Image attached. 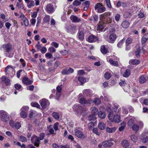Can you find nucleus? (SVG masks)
Segmentation results:
<instances>
[{
	"label": "nucleus",
	"mask_w": 148,
	"mask_h": 148,
	"mask_svg": "<svg viewBox=\"0 0 148 148\" xmlns=\"http://www.w3.org/2000/svg\"><path fill=\"white\" fill-rule=\"evenodd\" d=\"M81 4V2L80 1L77 0H75L73 2V4L74 5L78 6L80 5Z\"/></svg>",
	"instance_id": "obj_48"
},
{
	"label": "nucleus",
	"mask_w": 148,
	"mask_h": 148,
	"mask_svg": "<svg viewBox=\"0 0 148 148\" xmlns=\"http://www.w3.org/2000/svg\"><path fill=\"white\" fill-rule=\"evenodd\" d=\"M140 49L139 48L138 49H137V50L135 52V55L137 57H138L140 56Z\"/></svg>",
	"instance_id": "obj_57"
},
{
	"label": "nucleus",
	"mask_w": 148,
	"mask_h": 148,
	"mask_svg": "<svg viewBox=\"0 0 148 148\" xmlns=\"http://www.w3.org/2000/svg\"><path fill=\"white\" fill-rule=\"evenodd\" d=\"M119 84L122 87H123L125 86L126 83L124 81L122 80H120V82L119 83Z\"/></svg>",
	"instance_id": "obj_55"
},
{
	"label": "nucleus",
	"mask_w": 148,
	"mask_h": 148,
	"mask_svg": "<svg viewBox=\"0 0 148 148\" xmlns=\"http://www.w3.org/2000/svg\"><path fill=\"white\" fill-rule=\"evenodd\" d=\"M130 138L131 141L134 143L137 142L138 140V137L135 134L131 136Z\"/></svg>",
	"instance_id": "obj_33"
},
{
	"label": "nucleus",
	"mask_w": 148,
	"mask_h": 148,
	"mask_svg": "<svg viewBox=\"0 0 148 148\" xmlns=\"http://www.w3.org/2000/svg\"><path fill=\"white\" fill-rule=\"evenodd\" d=\"M40 104L42 108H45L49 105L50 103L47 100L43 99L40 100Z\"/></svg>",
	"instance_id": "obj_13"
},
{
	"label": "nucleus",
	"mask_w": 148,
	"mask_h": 148,
	"mask_svg": "<svg viewBox=\"0 0 148 148\" xmlns=\"http://www.w3.org/2000/svg\"><path fill=\"white\" fill-rule=\"evenodd\" d=\"M148 140V136H144L142 139V141L143 143H145Z\"/></svg>",
	"instance_id": "obj_50"
},
{
	"label": "nucleus",
	"mask_w": 148,
	"mask_h": 148,
	"mask_svg": "<svg viewBox=\"0 0 148 148\" xmlns=\"http://www.w3.org/2000/svg\"><path fill=\"white\" fill-rule=\"evenodd\" d=\"M25 2L27 4V6L28 8H30L34 5L35 3L34 1L30 0H24Z\"/></svg>",
	"instance_id": "obj_27"
},
{
	"label": "nucleus",
	"mask_w": 148,
	"mask_h": 148,
	"mask_svg": "<svg viewBox=\"0 0 148 148\" xmlns=\"http://www.w3.org/2000/svg\"><path fill=\"white\" fill-rule=\"evenodd\" d=\"M132 41V39L130 37L128 38L125 41V45H129L131 44Z\"/></svg>",
	"instance_id": "obj_41"
},
{
	"label": "nucleus",
	"mask_w": 148,
	"mask_h": 148,
	"mask_svg": "<svg viewBox=\"0 0 148 148\" xmlns=\"http://www.w3.org/2000/svg\"><path fill=\"white\" fill-rule=\"evenodd\" d=\"M45 57L49 59H51L52 57V55L50 53H47L45 54Z\"/></svg>",
	"instance_id": "obj_56"
},
{
	"label": "nucleus",
	"mask_w": 148,
	"mask_h": 148,
	"mask_svg": "<svg viewBox=\"0 0 148 148\" xmlns=\"http://www.w3.org/2000/svg\"><path fill=\"white\" fill-rule=\"evenodd\" d=\"M20 114L21 117L23 118H25L27 116V114L26 112L23 111H21Z\"/></svg>",
	"instance_id": "obj_45"
},
{
	"label": "nucleus",
	"mask_w": 148,
	"mask_h": 148,
	"mask_svg": "<svg viewBox=\"0 0 148 148\" xmlns=\"http://www.w3.org/2000/svg\"><path fill=\"white\" fill-rule=\"evenodd\" d=\"M1 80V82L3 84H5L6 86L9 85L10 84V79L5 76H3L0 78Z\"/></svg>",
	"instance_id": "obj_9"
},
{
	"label": "nucleus",
	"mask_w": 148,
	"mask_h": 148,
	"mask_svg": "<svg viewBox=\"0 0 148 148\" xmlns=\"http://www.w3.org/2000/svg\"><path fill=\"white\" fill-rule=\"evenodd\" d=\"M45 10L49 14L52 13L54 11L53 5L50 3L47 4Z\"/></svg>",
	"instance_id": "obj_11"
},
{
	"label": "nucleus",
	"mask_w": 148,
	"mask_h": 148,
	"mask_svg": "<svg viewBox=\"0 0 148 148\" xmlns=\"http://www.w3.org/2000/svg\"><path fill=\"white\" fill-rule=\"evenodd\" d=\"M31 141L34 145L37 147H38L40 141L39 138L36 135H34L32 136L31 138Z\"/></svg>",
	"instance_id": "obj_5"
},
{
	"label": "nucleus",
	"mask_w": 148,
	"mask_h": 148,
	"mask_svg": "<svg viewBox=\"0 0 148 148\" xmlns=\"http://www.w3.org/2000/svg\"><path fill=\"white\" fill-rule=\"evenodd\" d=\"M22 82L24 84L27 85H29L31 84L33 81L30 80L28 78L26 77H24L23 78Z\"/></svg>",
	"instance_id": "obj_26"
},
{
	"label": "nucleus",
	"mask_w": 148,
	"mask_h": 148,
	"mask_svg": "<svg viewBox=\"0 0 148 148\" xmlns=\"http://www.w3.org/2000/svg\"><path fill=\"white\" fill-rule=\"evenodd\" d=\"M14 87L16 90L19 91L21 90L22 87L20 85L16 84H15Z\"/></svg>",
	"instance_id": "obj_44"
},
{
	"label": "nucleus",
	"mask_w": 148,
	"mask_h": 148,
	"mask_svg": "<svg viewBox=\"0 0 148 148\" xmlns=\"http://www.w3.org/2000/svg\"><path fill=\"white\" fill-rule=\"evenodd\" d=\"M70 18L73 23H77L82 21L80 18L75 15H71Z\"/></svg>",
	"instance_id": "obj_14"
},
{
	"label": "nucleus",
	"mask_w": 148,
	"mask_h": 148,
	"mask_svg": "<svg viewBox=\"0 0 148 148\" xmlns=\"http://www.w3.org/2000/svg\"><path fill=\"white\" fill-rule=\"evenodd\" d=\"M92 100L90 99L86 100L85 98H81L79 100V102L82 104H85L87 103L90 104Z\"/></svg>",
	"instance_id": "obj_21"
},
{
	"label": "nucleus",
	"mask_w": 148,
	"mask_h": 148,
	"mask_svg": "<svg viewBox=\"0 0 148 148\" xmlns=\"http://www.w3.org/2000/svg\"><path fill=\"white\" fill-rule=\"evenodd\" d=\"M75 135L78 138H84L85 137V134L81 131L75 128L74 130Z\"/></svg>",
	"instance_id": "obj_8"
},
{
	"label": "nucleus",
	"mask_w": 148,
	"mask_h": 148,
	"mask_svg": "<svg viewBox=\"0 0 148 148\" xmlns=\"http://www.w3.org/2000/svg\"><path fill=\"white\" fill-rule=\"evenodd\" d=\"M121 144L125 148H130L131 147L129 143L127 140H123Z\"/></svg>",
	"instance_id": "obj_24"
},
{
	"label": "nucleus",
	"mask_w": 148,
	"mask_h": 148,
	"mask_svg": "<svg viewBox=\"0 0 148 148\" xmlns=\"http://www.w3.org/2000/svg\"><path fill=\"white\" fill-rule=\"evenodd\" d=\"M52 116L56 119H59V114L58 113L53 112L52 114Z\"/></svg>",
	"instance_id": "obj_40"
},
{
	"label": "nucleus",
	"mask_w": 148,
	"mask_h": 148,
	"mask_svg": "<svg viewBox=\"0 0 148 148\" xmlns=\"http://www.w3.org/2000/svg\"><path fill=\"white\" fill-rule=\"evenodd\" d=\"M49 51L51 53H53L56 51V49L52 47H50L48 49Z\"/></svg>",
	"instance_id": "obj_60"
},
{
	"label": "nucleus",
	"mask_w": 148,
	"mask_h": 148,
	"mask_svg": "<svg viewBox=\"0 0 148 148\" xmlns=\"http://www.w3.org/2000/svg\"><path fill=\"white\" fill-rule=\"evenodd\" d=\"M83 3L85 5V6L84 8V11H86L89 7L90 5V2L89 1H86L84 2Z\"/></svg>",
	"instance_id": "obj_38"
},
{
	"label": "nucleus",
	"mask_w": 148,
	"mask_h": 148,
	"mask_svg": "<svg viewBox=\"0 0 148 148\" xmlns=\"http://www.w3.org/2000/svg\"><path fill=\"white\" fill-rule=\"evenodd\" d=\"M105 78L107 79H108L111 77L110 74L108 72H106L104 75Z\"/></svg>",
	"instance_id": "obj_51"
},
{
	"label": "nucleus",
	"mask_w": 148,
	"mask_h": 148,
	"mask_svg": "<svg viewBox=\"0 0 148 148\" xmlns=\"http://www.w3.org/2000/svg\"><path fill=\"white\" fill-rule=\"evenodd\" d=\"M73 109L75 111L78 112H82V107L80 106L78 104L75 105L73 107Z\"/></svg>",
	"instance_id": "obj_22"
},
{
	"label": "nucleus",
	"mask_w": 148,
	"mask_h": 148,
	"mask_svg": "<svg viewBox=\"0 0 148 148\" xmlns=\"http://www.w3.org/2000/svg\"><path fill=\"white\" fill-rule=\"evenodd\" d=\"M85 73L83 70H79L77 71V74L79 75H83Z\"/></svg>",
	"instance_id": "obj_63"
},
{
	"label": "nucleus",
	"mask_w": 148,
	"mask_h": 148,
	"mask_svg": "<svg viewBox=\"0 0 148 148\" xmlns=\"http://www.w3.org/2000/svg\"><path fill=\"white\" fill-rule=\"evenodd\" d=\"M122 27L124 29H127L129 27L130 25V23L128 21L124 20L121 23Z\"/></svg>",
	"instance_id": "obj_23"
},
{
	"label": "nucleus",
	"mask_w": 148,
	"mask_h": 148,
	"mask_svg": "<svg viewBox=\"0 0 148 148\" xmlns=\"http://www.w3.org/2000/svg\"><path fill=\"white\" fill-rule=\"evenodd\" d=\"M136 119L135 117L134 116H132L129 119L128 122V125L129 126H131L132 125H133L135 122Z\"/></svg>",
	"instance_id": "obj_29"
},
{
	"label": "nucleus",
	"mask_w": 148,
	"mask_h": 148,
	"mask_svg": "<svg viewBox=\"0 0 148 148\" xmlns=\"http://www.w3.org/2000/svg\"><path fill=\"white\" fill-rule=\"evenodd\" d=\"M106 59L107 61L109 62L111 65L116 67L119 66L118 63V61L119 60V58H116V61H114L112 59L110 58L109 57L107 58Z\"/></svg>",
	"instance_id": "obj_7"
},
{
	"label": "nucleus",
	"mask_w": 148,
	"mask_h": 148,
	"mask_svg": "<svg viewBox=\"0 0 148 148\" xmlns=\"http://www.w3.org/2000/svg\"><path fill=\"white\" fill-rule=\"evenodd\" d=\"M123 16L125 18H130L132 14L131 13L127 12L124 13Z\"/></svg>",
	"instance_id": "obj_42"
},
{
	"label": "nucleus",
	"mask_w": 148,
	"mask_h": 148,
	"mask_svg": "<svg viewBox=\"0 0 148 148\" xmlns=\"http://www.w3.org/2000/svg\"><path fill=\"white\" fill-rule=\"evenodd\" d=\"M113 145V143L110 140H106L102 142L103 146L105 147H109Z\"/></svg>",
	"instance_id": "obj_16"
},
{
	"label": "nucleus",
	"mask_w": 148,
	"mask_h": 148,
	"mask_svg": "<svg viewBox=\"0 0 148 148\" xmlns=\"http://www.w3.org/2000/svg\"><path fill=\"white\" fill-rule=\"evenodd\" d=\"M52 146L54 148H61V145H59L55 143L52 144Z\"/></svg>",
	"instance_id": "obj_59"
},
{
	"label": "nucleus",
	"mask_w": 148,
	"mask_h": 148,
	"mask_svg": "<svg viewBox=\"0 0 148 148\" xmlns=\"http://www.w3.org/2000/svg\"><path fill=\"white\" fill-rule=\"evenodd\" d=\"M108 113V117L109 119L110 120L111 119H112L113 117V112L112 111Z\"/></svg>",
	"instance_id": "obj_64"
},
{
	"label": "nucleus",
	"mask_w": 148,
	"mask_h": 148,
	"mask_svg": "<svg viewBox=\"0 0 148 148\" xmlns=\"http://www.w3.org/2000/svg\"><path fill=\"white\" fill-rule=\"evenodd\" d=\"M93 102L97 105H98L101 103V101L99 99H96Z\"/></svg>",
	"instance_id": "obj_58"
},
{
	"label": "nucleus",
	"mask_w": 148,
	"mask_h": 148,
	"mask_svg": "<svg viewBox=\"0 0 148 148\" xmlns=\"http://www.w3.org/2000/svg\"><path fill=\"white\" fill-rule=\"evenodd\" d=\"M120 108L119 106H114V110L116 113H118L119 112Z\"/></svg>",
	"instance_id": "obj_43"
},
{
	"label": "nucleus",
	"mask_w": 148,
	"mask_h": 148,
	"mask_svg": "<svg viewBox=\"0 0 148 148\" xmlns=\"http://www.w3.org/2000/svg\"><path fill=\"white\" fill-rule=\"evenodd\" d=\"M78 26L74 24L69 25L67 26L66 30L67 32L71 34H74L76 32L78 28Z\"/></svg>",
	"instance_id": "obj_2"
},
{
	"label": "nucleus",
	"mask_w": 148,
	"mask_h": 148,
	"mask_svg": "<svg viewBox=\"0 0 148 148\" xmlns=\"http://www.w3.org/2000/svg\"><path fill=\"white\" fill-rule=\"evenodd\" d=\"M110 13L108 12H106L102 14H101L100 16V18L101 19L105 18L107 17L110 16Z\"/></svg>",
	"instance_id": "obj_35"
},
{
	"label": "nucleus",
	"mask_w": 148,
	"mask_h": 148,
	"mask_svg": "<svg viewBox=\"0 0 148 148\" xmlns=\"http://www.w3.org/2000/svg\"><path fill=\"white\" fill-rule=\"evenodd\" d=\"M3 47L6 56L9 58H11L13 56V54L11 53L12 47L10 44L7 43L3 45Z\"/></svg>",
	"instance_id": "obj_1"
},
{
	"label": "nucleus",
	"mask_w": 148,
	"mask_h": 148,
	"mask_svg": "<svg viewBox=\"0 0 148 148\" xmlns=\"http://www.w3.org/2000/svg\"><path fill=\"white\" fill-rule=\"evenodd\" d=\"M90 110L92 114L94 116L96 115L99 113L98 109L95 107H91Z\"/></svg>",
	"instance_id": "obj_25"
},
{
	"label": "nucleus",
	"mask_w": 148,
	"mask_h": 148,
	"mask_svg": "<svg viewBox=\"0 0 148 148\" xmlns=\"http://www.w3.org/2000/svg\"><path fill=\"white\" fill-rule=\"evenodd\" d=\"M139 63V61L136 59H131L129 61V64L131 65H137Z\"/></svg>",
	"instance_id": "obj_31"
},
{
	"label": "nucleus",
	"mask_w": 148,
	"mask_h": 148,
	"mask_svg": "<svg viewBox=\"0 0 148 148\" xmlns=\"http://www.w3.org/2000/svg\"><path fill=\"white\" fill-rule=\"evenodd\" d=\"M92 131L93 133L96 134V135L98 136L100 135V133L98 132V130L97 128H94L92 130Z\"/></svg>",
	"instance_id": "obj_61"
},
{
	"label": "nucleus",
	"mask_w": 148,
	"mask_h": 148,
	"mask_svg": "<svg viewBox=\"0 0 148 148\" xmlns=\"http://www.w3.org/2000/svg\"><path fill=\"white\" fill-rule=\"evenodd\" d=\"M98 116L101 119H104L105 118L106 114L105 112L100 111L98 113Z\"/></svg>",
	"instance_id": "obj_34"
},
{
	"label": "nucleus",
	"mask_w": 148,
	"mask_h": 148,
	"mask_svg": "<svg viewBox=\"0 0 148 148\" xmlns=\"http://www.w3.org/2000/svg\"><path fill=\"white\" fill-rule=\"evenodd\" d=\"M132 130L136 133L139 130V127L138 125L134 123L132 125Z\"/></svg>",
	"instance_id": "obj_28"
},
{
	"label": "nucleus",
	"mask_w": 148,
	"mask_h": 148,
	"mask_svg": "<svg viewBox=\"0 0 148 148\" xmlns=\"http://www.w3.org/2000/svg\"><path fill=\"white\" fill-rule=\"evenodd\" d=\"M14 125V127H15L17 129H19L21 127V125L20 123L18 122L15 123Z\"/></svg>",
	"instance_id": "obj_62"
},
{
	"label": "nucleus",
	"mask_w": 148,
	"mask_h": 148,
	"mask_svg": "<svg viewBox=\"0 0 148 148\" xmlns=\"http://www.w3.org/2000/svg\"><path fill=\"white\" fill-rule=\"evenodd\" d=\"M116 35L115 34L112 33L111 34L109 37V39L108 40V42L110 43H113L116 38Z\"/></svg>",
	"instance_id": "obj_17"
},
{
	"label": "nucleus",
	"mask_w": 148,
	"mask_h": 148,
	"mask_svg": "<svg viewBox=\"0 0 148 148\" xmlns=\"http://www.w3.org/2000/svg\"><path fill=\"white\" fill-rule=\"evenodd\" d=\"M148 79L147 76L145 75H142L139 77V82L140 84H143L146 82Z\"/></svg>",
	"instance_id": "obj_18"
},
{
	"label": "nucleus",
	"mask_w": 148,
	"mask_h": 148,
	"mask_svg": "<svg viewBox=\"0 0 148 148\" xmlns=\"http://www.w3.org/2000/svg\"><path fill=\"white\" fill-rule=\"evenodd\" d=\"M148 39V33L144 35L141 38V42L142 44L145 43Z\"/></svg>",
	"instance_id": "obj_30"
},
{
	"label": "nucleus",
	"mask_w": 148,
	"mask_h": 148,
	"mask_svg": "<svg viewBox=\"0 0 148 148\" xmlns=\"http://www.w3.org/2000/svg\"><path fill=\"white\" fill-rule=\"evenodd\" d=\"M124 40H125L124 39H122V40H120L119 42L117 44V45L118 47L119 48L121 47L122 46V45L124 42Z\"/></svg>",
	"instance_id": "obj_47"
},
{
	"label": "nucleus",
	"mask_w": 148,
	"mask_h": 148,
	"mask_svg": "<svg viewBox=\"0 0 148 148\" xmlns=\"http://www.w3.org/2000/svg\"><path fill=\"white\" fill-rule=\"evenodd\" d=\"M95 9L98 13H102L106 11V8L104 7L102 3H97L95 7Z\"/></svg>",
	"instance_id": "obj_3"
},
{
	"label": "nucleus",
	"mask_w": 148,
	"mask_h": 148,
	"mask_svg": "<svg viewBox=\"0 0 148 148\" xmlns=\"http://www.w3.org/2000/svg\"><path fill=\"white\" fill-rule=\"evenodd\" d=\"M31 105L32 106L36 107L37 108H39L40 107V105L37 103L36 102H32L31 103Z\"/></svg>",
	"instance_id": "obj_53"
},
{
	"label": "nucleus",
	"mask_w": 148,
	"mask_h": 148,
	"mask_svg": "<svg viewBox=\"0 0 148 148\" xmlns=\"http://www.w3.org/2000/svg\"><path fill=\"white\" fill-rule=\"evenodd\" d=\"M0 116L1 120L3 122H6L9 120V118L8 113L3 110L0 111Z\"/></svg>",
	"instance_id": "obj_4"
},
{
	"label": "nucleus",
	"mask_w": 148,
	"mask_h": 148,
	"mask_svg": "<svg viewBox=\"0 0 148 148\" xmlns=\"http://www.w3.org/2000/svg\"><path fill=\"white\" fill-rule=\"evenodd\" d=\"M116 129L115 127H113L112 128L107 127L106 128V130L107 132L110 133L114 132Z\"/></svg>",
	"instance_id": "obj_36"
},
{
	"label": "nucleus",
	"mask_w": 148,
	"mask_h": 148,
	"mask_svg": "<svg viewBox=\"0 0 148 148\" xmlns=\"http://www.w3.org/2000/svg\"><path fill=\"white\" fill-rule=\"evenodd\" d=\"M98 38L93 35L90 36L88 37L87 41L90 42H93L98 41Z\"/></svg>",
	"instance_id": "obj_15"
},
{
	"label": "nucleus",
	"mask_w": 148,
	"mask_h": 148,
	"mask_svg": "<svg viewBox=\"0 0 148 148\" xmlns=\"http://www.w3.org/2000/svg\"><path fill=\"white\" fill-rule=\"evenodd\" d=\"M74 71V70L72 68L70 67L68 69L63 70L62 72V74L64 75L69 74L72 73Z\"/></svg>",
	"instance_id": "obj_20"
},
{
	"label": "nucleus",
	"mask_w": 148,
	"mask_h": 148,
	"mask_svg": "<svg viewBox=\"0 0 148 148\" xmlns=\"http://www.w3.org/2000/svg\"><path fill=\"white\" fill-rule=\"evenodd\" d=\"M16 6L18 8L23 9L24 8V5L23 4L19 2H17L16 4Z\"/></svg>",
	"instance_id": "obj_46"
},
{
	"label": "nucleus",
	"mask_w": 148,
	"mask_h": 148,
	"mask_svg": "<svg viewBox=\"0 0 148 148\" xmlns=\"http://www.w3.org/2000/svg\"><path fill=\"white\" fill-rule=\"evenodd\" d=\"M45 136V134L44 133H40L39 136V139L40 140H43Z\"/></svg>",
	"instance_id": "obj_54"
},
{
	"label": "nucleus",
	"mask_w": 148,
	"mask_h": 148,
	"mask_svg": "<svg viewBox=\"0 0 148 148\" xmlns=\"http://www.w3.org/2000/svg\"><path fill=\"white\" fill-rule=\"evenodd\" d=\"M77 79L79 82L81 83L82 84L85 83L86 82V80L85 78L82 76L78 77Z\"/></svg>",
	"instance_id": "obj_39"
},
{
	"label": "nucleus",
	"mask_w": 148,
	"mask_h": 148,
	"mask_svg": "<svg viewBox=\"0 0 148 148\" xmlns=\"http://www.w3.org/2000/svg\"><path fill=\"white\" fill-rule=\"evenodd\" d=\"M100 51L101 52L104 54H106L108 52V50L106 48L104 45H102L101 47Z\"/></svg>",
	"instance_id": "obj_37"
},
{
	"label": "nucleus",
	"mask_w": 148,
	"mask_h": 148,
	"mask_svg": "<svg viewBox=\"0 0 148 148\" xmlns=\"http://www.w3.org/2000/svg\"><path fill=\"white\" fill-rule=\"evenodd\" d=\"M78 30L77 34L78 38L79 40H82L84 38V29L83 28L80 27Z\"/></svg>",
	"instance_id": "obj_12"
},
{
	"label": "nucleus",
	"mask_w": 148,
	"mask_h": 148,
	"mask_svg": "<svg viewBox=\"0 0 148 148\" xmlns=\"http://www.w3.org/2000/svg\"><path fill=\"white\" fill-rule=\"evenodd\" d=\"M120 116L118 115H114L113 117L111 119L110 121L111 122H115L116 123H119L120 121Z\"/></svg>",
	"instance_id": "obj_19"
},
{
	"label": "nucleus",
	"mask_w": 148,
	"mask_h": 148,
	"mask_svg": "<svg viewBox=\"0 0 148 148\" xmlns=\"http://www.w3.org/2000/svg\"><path fill=\"white\" fill-rule=\"evenodd\" d=\"M106 127L105 124L103 122H100L99 123L98 125L99 128L101 130H104Z\"/></svg>",
	"instance_id": "obj_32"
},
{
	"label": "nucleus",
	"mask_w": 148,
	"mask_h": 148,
	"mask_svg": "<svg viewBox=\"0 0 148 148\" xmlns=\"http://www.w3.org/2000/svg\"><path fill=\"white\" fill-rule=\"evenodd\" d=\"M88 120L89 121H91L93 120H95L96 118L94 115H90L88 117Z\"/></svg>",
	"instance_id": "obj_49"
},
{
	"label": "nucleus",
	"mask_w": 148,
	"mask_h": 148,
	"mask_svg": "<svg viewBox=\"0 0 148 148\" xmlns=\"http://www.w3.org/2000/svg\"><path fill=\"white\" fill-rule=\"evenodd\" d=\"M20 140L22 142H25L27 141V139L26 138L23 136H21L20 137Z\"/></svg>",
	"instance_id": "obj_52"
},
{
	"label": "nucleus",
	"mask_w": 148,
	"mask_h": 148,
	"mask_svg": "<svg viewBox=\"0 0 148 148\" xmlns=\"http://www.w3.org/2000/svg\"><path fill=\"white\" fill-rule=\"evenodd\" d=\"M121 72L123 76L125 77H128L130 74V70L124 67L121 69Z\"/></svg>",
	"instance_id": "obj_10"
},
{
	"label": "nucleus",
	"mask_w": 148,
	"mask_h": 148,
	"mask_svg": "<svg viewBox=\"0 0 148 148\" xmlns=\"http://www.w3.org/2000/svg\"><path fill=\"white\" fill-rule=\"evenodd\" d=\"M6 75H9L10 76H13L14 74L15 71L14 69L10 66H8L5 69Z\"/></svg>",
	"instance_id": "obj_6"
}]
</instances>
